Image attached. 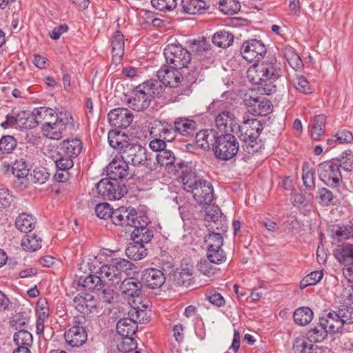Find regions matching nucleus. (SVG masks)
Instances as JSON below:
<instances>
[{
  "mask_svg": "<svg viewBox=\"0 0 353 353\" xmlns=\"http://www.w3.org/2000/svg\"><path fill=\"white\" fill-rule=\"evenodd\" d=\"M282 74L281 63L274 57H269L261 63H254L248 70L250 81L259 85L267 95L276 90L274 82Z\"/></svg>",
  "mask_w": 353,
  "mask_h": 353,
  "instance_id": "1",
  "label": "nucleus"
},
{
  "mask_svg": "<svg viewBox=\"0 0 353 353\" xmlns=\"http://www.w3.org/2000/svg\"><path fill=\"white\" fill-rule=\"evenodd\" d=\"M182 169L180 179L183 183V189L186 192L192 194L194 200L199 204H210L214 199V189L211 183L206 180L201 179L192 172L188 165L183 163L179 164Z\"/></svg>",
  "mask_w": 353,
  "mask_h": 353,
  "instance_id": "2",
  "label": "nucleus"
},
{
  "mask_svg": "<svg viewBox=\"0 0 353 353\" xmlns=\"http://www.w3.org/2000/svg\"><path fill=\"white\" fill-rule=\"evenodd\" d=\"M238 137L243 142V150L249 154H254L261 148L259 135L263 130L261 121L256 119H250L243 121L241 125H237Z\"/></svg>",
  "mask_w": 353,
  "mask_h": 353,
  "instance_id": "3",
  "label": "nucleus"
},
{
  "mask_svg": "<svg viewBox=\"0 0 353 353\" xmlns=\"http://www.w3.org/2000/svg\"><path fill=\"white\" fill-rule=\"evenodd\" d=\"M131 265L130 261L124 259H112L109 263L101 267L97 273L101 276L105 283L117 285L121 282L125 272L130 270Z\"/></svg>",
  "mask_w": 353,
  "mask_h": 353,
  "instance_id": "4",
  "label": "nucleus"
},
{
  "mask_svg": "<svg viewBox=\"0 0 353 353\" xmlns=\"http://www.w3.org/2000/svg\"><path fill=\"white\" fill-rule=\"evenodd\" d=\"M121 159L127 163L134 166H145L150 170H155L156 166L151 154L140 144H126L124 150L121 152Z\"/></svg>",
  "mask_w": 353,
  "mask_h": 353,
  "instance_id": "5",
  "label": "nucleus"
},
{
  "mask_svg": "<svg viewBox=\"0 0 353 353\" xmlns=\"http://www.w3.org/2000/svg\"><path fill=\"white\" fill-rule=\"evenodd\" d=\"M74 124L72 115L68 112H61L48 126H42L43 135L52 140L61 139L68 131L74 129Z\"/></svg>",
  "mask_w": 353,
  "mask_h": 353,
  "instance_id": "6",
  "label": "nucleus"
},
{
  "mask_svg": "<svg viewBox=\"0 0 353 353\" xmlns=\"http://www.w3.org/2000/svg\"><path fill=\"white\" fill-rule=\"evenodd\" d=\"M157 78L165 87L178 88L182 86L179 94L188 96L191 90V85L186 83L179 69H173L170 65H163L157 72Z\"/></svg>",
  "mask_w": 353,
  "mask_h": 353,
  "instance_id": "7",
  "label": "nucleus"
},
{
  "mask_svg": "<svg viewBox=\"0 0 353 353\" xmlns=\"http://www.w3.org/2000/svg\"><path fill=\"white\" fill-rule=\"evenodd\" d=\"M317 173L322 182L339 191V188L342 183V175L338 159H332L319 163L317 166Z\"/></svg>",
  "mask_w": 353,
  "mask_h": 353,
  "instance_id": "8",
  "label": "nucleus"
},
{
  "mask_svg": "<svg viewBox=\"0 0 353 353\" xmlns=\"http://www.w3.org/2000/svg\"><path fill=\"white\" fill-rule=\"evenodd\" d=\"M166 63L173 69L187 68L191 63L190 52L180 43H170L163 52Z\"/></svg>",
  "mask_w": 353,
  "mask_h": 353,
  "instance_id": "9",
  "label": "nucleus"
},
{
  "mask_svg": "<svg viewBox=\"0 0 353 353\" xmlns=\"http://www.w3.org/2000/svg\"><path fill=\"white\" fill-rule=\"evenodd\" d=\"M99 195L110 201L119 200L128 192V189L122 181L108 177L100 180L96 185Z\"/></svg>",
  "mask_w": 353,
  "mask_h": 353,
  "instance_id": "10",
  "label": "nucleus"
},
{
  "mask_svg": "<svg viewBox=\"0 0 353 353\" xmlns=\"http://www.w3.org/2000/svg\"><path fill=\"white\" fill-rule=\"evenodd\" d=\"M239 149V142L232 133L220 134L214 156L221 160H230L236 155Z\"/></svg>",
  "mask_w": 353,
  "mask_h": 353,
  "instance_id": "11",
  "label": "nucleus"
},
{
  "mask_svg": "<svg viewBox=\"0 0 353 353\" xmlns=\"http://www.w3.org/2000/svg\"><path fill=\"white\" fill-rule=\"evenodd\" d=\"M244 103L248 112L254 116H266L273 110L272 102L264 97L245 94Z\"/></svg>",
  "mask_w": 353,
  "mask_h": 353,
  "instance_id": "12",
  "label": "nucleus"
},
{
  "mask_svg": "<svg viewBox=\"0 0 353 353\" xmlns=\"http://www.w3.org/2000/svg\"><path fill=\"white\" fill-rule=\"evenodd\" d=\"M241 53L247 61L256 63L266 54V48L261 41L250 39L243 42Z\"/></svg>",
  "mask_w": 353,
  "mask_h": 353,
  "instance_id": "13",
  "label": "nucleus"
},
{
  "mask_svg": "<svg viewBox=\"0 0 353 353\" xmlns=\"http://www.w3.org/2000/svg\"><path fill=\"white\" fill-rule=\"evenodd\" d=\"M141 216L132 208L121 207L113 210L112 221L116 225L134 228Z\"/></svg>",
  "mask_w": 353,
  "mask_h": 353,
  "instance_id": "14",
  "label": "nucleus"
},
{
  "mask_svg": "<svg viewBox=\"0 0 353 353\" xmlns=\"http://www.w3.org/2000/svg\"><path fill=\"white\" fill-rule=\"evenodd\" d=\"M149 223L150 221L147 216L142 215L140 217L139 222H137L131 234L133 241L143 244L151 241L154 237V231L152 228L148 226Z\"/></svg>",
  "mask_w": 353,
  "mask_h": 353,
  "instance_id": "15",
  "label": "nucleus"
},
{
  "mask_svg": "<svg viewBox=\"0 0 353 353\" xmlns=\"http://www.w3.org/2000/svg\"><path fill=\"white\" fill-rule=\"evenodd\" d=\"M110 124L115 128H127L132 123L134 115L127 108H114L108 114Z\"/></svg>",
  "mask_w": 353,
  "mask_h": 353,
  "instance_id": "16",
  "label": "nucleus"
},
{
  "mask_svg": "<svg viewBox=\"0 0 353 353\" xmlns=\"http://www.w3.org/2000/svg\"><path fill=\"white\" fill-rule=\"evenodd\" d=\"M143 283L134 278L125 279L120 285V290L125 299L128 301L140 299L142 294Z\"/></svg>",
  "mask_w": 353,
  "mask_h": 353,
  "instance_id": "17",
  "label": "nucleus"
},
{
  "mask_svg": "<svg viewBox=\"0 0 353 353\" xmlns=\"http://www.w3.org/2000/svg\"><path fill=\"white\" fill-rule=\"evenodd\" d=\"M72 305L81 314H89L96 310L97 300L91 294L79 293L73 298Z\"/></svg>",
  "mask_w": 353,
  "mask_h": 353,
  "instance_id": "18",
  "label": "nucleus"
},
{
  "mask_svg": "<svg viewBox=\"0 0 353 353\" xmlns=\"http://www.w3.org/2000/svg\"><path fill=\"white\" fill-rule=\"evenodd\" d=\"M219 136L220 133L214 129L201 130L196 134V143L204 150L208 151L211 149L214 152Z\"/></svg>",
  "mask_w": 353,
  "mask_h": 353,
  "instance_id": "19",
  "label": "nucleus"
},
{
  "mask_svg": "<svg viewBox=\"0 0 353 353\" xmlns=\"http://www.w3.org/2000/svg\"><path fill=\"white\" fill-rule=\"evenodd\" d=\"M141 281L150 289H159L165 282V273L157 268H148L142 272Z\"/></svg>",
  "mask_w": 353,
  "mask_h": 353,
  "instance_id": "20",
  "label": "nucleus"
},
{
  "mask_svg": "<svg viewBox=\"0 0 353 353\" xmlns=\"http://www.w3.org/2000/svg\"><path fill=\"white\" fill-rule=\"evenodd\" d=\"M80 319L75 321L76 325L64 334L65 341L72 347L81 346L87 340V333L83 326L79 325Z\"/></svg>",
  "mask_w": 353,
  "mask_h": 353,
  "instance_id": "21",
  "label": "nucleus"
},
{
  "mask_svg": "<svg viewBox=\"0 0 353 353\" xmlns=\"http://www.w3.org/2000/svg\"><path fill=\"white\" fill-rule=\"evenodd\" d=\"M151 100L145 91L139 85L133 90V96L128 98L127 102L134 110L142 111L149 107Z\"/></svg>",
  "mask_w": 353,
  "mask_h": 353,
  "instance_id": "22",
  "label": "nucleus"
},
{
  "mask_svg": "<svg viewBox=\"0 0 353 353\" xmlns=\"http://www.w3.org/2000/svg\"><path fill=\"white\" fill-rule=\"evenodd\" d=\"M215 123L220 134L233 133L238 125L234 115L230 111H223L215 119Z\"/></svg>",
  "mask_w": 353,
  "mask_h": 353,
  "instance_id": "23",
  "label": "nucleus"
},
{
  "mask_svg": "<svg viewBox=\"0 0 353 353\" xmlns=\"http://www.w3.org/2000/svg\"><path fill=\"white\" fill-rule=\"evenodd\" d=\"M124 160L114 159L106 168L108 177L123 179L130 177L129 166Z\"/></svg>",
  "mask_w": 353,
  "mask_h": 353,
  "instance_id": "24",
  "label": "nucleus"
},
{
  "mask_svg": "<svg viewBox=\"0 0 353 353\" xmlns=\"http://www.w3.org/2000/svg\"><path fill=\"white\" fill-rule=\"evenodd\" d=\"M32 116L34 117V126L39 123H43V126H48L59 117V114L52 108L40 107L33 110Z\"/></svg>",
  "mask_w": 353,
  "mask_h": 353,
  "instance_id": "25",
  "label": "nucleus"
},
{
  "mask_svg": "<svg viewBox=\"0 0 353 353\" xmlns=\"http://www.w3.org/2000/svg\"><path fill=\"white\" fill-rule=\"evenodd\" d=\"M176 161V158L175 157V154L174 152H172L170 150L166 149L165 150L161 151L160 153H157L156 154V162L154 161V163L156 166V170L157 169V167L159 165L160 167H165V168H170L171 166H174V172H179L180 170L182 171V169L179 167V163H177L178 168L176 169V165H174L175 162ZM183 163L185 165L184 162Z\"/></svg>",
  "mask_w": 353,
  "mask_h": 353,
  "instance_id": "26",
  "label": "nucleus"
},
{
  "mask_svg": "<svg viewBox=\"0 0 353 353\" xmlns=\"http://www.w3.org/2000/svg\"><path fill=\"white\" fill-rule=\"evenodd\" d=\"M319 321L325 326V328L330 334H335L340 332L343 326L339 315L335 311L329 312L320 317Z\"/></svg>",
  "mask_w": 353,
  "mask_h": 353,
  "instance_id": "27",
  "label": "nucleus"
},
{
  "mask_svg": "<svg viewBox=\"0 0 353 353\" xmlns=\"http://www.w3.org/2000/svg\"><path fill=\"white\" fill-rule=\"evenodd\" d=\"M181 7L182 12L189 14H201L209 8L203 0H182Z\"/></svg>",
  "mask_w": 353,
  "mask_h": 353,
  "instance_id": "28",
  "label": "nucleus"
},
{
  "mask_svg": "<svg viewBox=\"0 0 353 353\" xmlns=\"http://www.w3.org/2000/svg\"><path fill=\"white\" fill-rule=\"evenodd\" d=\"M82 141L79 139H65L61 143V154L76 158L81 152Z\"/></svg>",
  "mask_w": 353,
  "mask_h": 353,
  "instance_id": "29",
  "label": "nucleus"
},
{
  "mask_svg": "<svg viewBox=\"0 0 353 353\" xmlns=\"http://www.w3.org/2000/svg\"><path fill=\"white\" fill-rule=\"evenodd\" d=\"M130 309L128 312V316H130L132 319L137 323L144 324L150 320V310L139 309L137 306V302L134 301H129Z\"/></svg>",
  "mask_w": 353,
  "mask_h": 353,
  "instance_id": "30",
  "label": "nucleus"
},
{
  "mask_svg": "<svg viewBox=\"0 0 353 353\" xmlns=\"http://www.w3.org/2000/svg\"><path fill=\"white\" fill-rule=\"evenodd\" d=\"M336 259L342 264L347 265L353 261V245L342 243L338 245L334 250Z\"/></svg>",
  "mask_w": 353,
  "mask_h": 353,
  "instance_id": "31",
  "label": "nucleus"
},
{
  "mask_svg": "<svg viewBox=\"0 0 353 353\" xmlns=\"http://www.w3.org/2000/svg\"><path fill=\"white\" fill-rule=\"evenodd\" d=\"M137 329V324L129 316L119 319L117 323V333L123 338L132 337Z\"/></svg>",
  "mask_w": 353,
  "mask_h": 353,
  "instance_id": "32",
  "label": "nucleus"
},
{
  "mask_svg": "<svg viewBox=\"0 0 353 353\" xmlns=\"http://www.w3.org/2000/svg\"><path fill=\"white\" fill-rule=\"evenodd\" d=\"M292 349L294 353H323L322 348L310 343L303 336L294 340Z\"/></svg>",
  "mask_w": 353,
  "mask_h": 353,
  "instance_id": "33",
  "label": "nucleus"
},
{
  "mask_svg": "<svg viewBox=\"0 0 353 353\" xmlns=\"http://www.w3.org/2000/svg\"><path fill=\"white\" fill-rule=\"evenodd\" d=\"M139 85L151 99L161 97L165 90V86L159 79H150Z\"/></svg>",
  "mask_w": 353,
  "mask_h": 353,
  "instance_id": "34",
  "label": "nucleus"
},
{
  "mask_svg": "<svg viewBox=\"0 0 353 353\" xmlns=\"http://www.w3.org/2000/svg\"><path fill=\"white\" fill-rule=\"evenodd\" d=\"M228 226L221 223V227L216 226L217 232H211L205 236V241L208 245V249L221 248L223 245V238L221 232H225Z\"/></svg>",
  "mask_w": 353,
  "mask_h": 353,
  "instance_id": "35",
  "label": "nucleus"
},
{
  "mask_svg": "<svg viewBox=\"0 0 353 353\" xmlns=\"http://www.w3.org/2000/svg\"><path fill=\"white\" fill-rule=\"evenodd\" d=\"M112 59L120 62L124 54V37L120 31H116L112 39Z\"/></svg>",
  "mask_w": 353,
  "mask_h": 353,
  "instance_id": "36",
  "label": "nucleus"
},
{
  "mask_svg": "<svg viewBox=\"0 0 353 353\" xmlns=\"http://www.w3.org/2000/svg\"><path fill=\"white\" fill-rule=\"evenodd\" d=\"M79 285L88 290L100 291L105 286V282L100 274L89 275L84 279L80 278Z\"/></svg>",
  "mask_w": 353,
  "mask_h": 353,
  "instance_id": "37",
  "label": "nucleus"
},
{
  "mask_svg": "<svg viewBox=\"0 0 353 353\" xmlns=\"http://www.w3.org/2000/svg\"><path fill=\"white\" fill-rule=\"evenodd\" d=\"M125 254L131 260L139 261L147 256L148 250L144 244L133 241L126 248Z\"/></svg>",
  "mask_w": 353,
  "mask_h": 353,
  "instance_id": "38",
  "label": "nucleus"
},
{
  "mask_svg": "<svg viewBox=\"0 0 353 353\" xmlns=\"http://www.w3.org/2000/svg\"><path fill=\"white\" fill-rule=\"evenodd\" d=\"M177 132L183 136L193 135L197 124L193 121L186 118H179L174 121Z\"/></svg>",
  "mask_w": 353,
  "mask_h": 353,
  "instance_id": "39",
  "label": "nucleus"
},
{
  "mask_svg": "<svg viewBox=\"0 0 353 353\" xmlns=\"http://www.w3.org/2000/svg\"><path fill=\"white\" fill-rule=\"evenodd\" d=\"M128 137L124 133L119 131H110L108 139L110 145L117 150H124L126 144H130L127 141Z\"/></svg>",
  "mask_w": 353,
  "mask_h": 353,
  "instance_id": "40",
  "label": "nucleus"
},
{
  "mask_svg": "<svg viewBox=\"0 0 353 353\" xmlns=\"http://www.w3.org/2000/svg\"><path fill=\"white\" fill-rule=\"evenodd\" d=\"M327 334L330 333L319 321V323L307 332V339L310 343L312 342L320 343L327 337Z\"/></svg>",
  "mask_w": 353,
  "mask_h": 353,
  "instance_id": "41",
  "label": "nucleus"
},
{
  "mask_svg": "<svg viewBox=\"0 0 353 353\" xmlns=\"http://www.w3.org/2000/svg\"><path fill=\"white\" fill-rule=\"evenodd\" d=\"M294 322L299 325H306L313 319V312L308 307H301L293 313Z\"/></svg>",
  "mask_w": 353,
  "mask_h": 353,
  "instance_id": "42",
  "label": "nucleus"
},
{
  "mask_svg": "<svg viewBox=\"0 0 353 353\" xmlns=\"http://www.w3.org/2000/svg\"><path fill=\"white\" fill-rule=\"evenodd\" d=\"M36 221L30 214H21L15 221L16 227L22 232H30L35 227Z\"/></svg>",
  "mask_w": 353,
  "mask_h": 353,
  "instance_id": "43",
  "label": "nucleus"
},
{
  "mask_svg": "<svg viewBox=\"0 0 353 353\" xmlns=\"http://www.w3.org/2000/svg\"><path fill=\"white\" fill-rule=\"evenodd\" d=\"M213 43L219 48H225L229 47L234 41L233 34L228 31L221 30L216 32L212 37Z\"/></svg>",
  "mask_w": 353,
  "mask_h": 353,
  "instance_id": "44",
  "label": "nucleus"
},
{
  "mask_svg": "<svg viewBox=\"0 0 353 353\" xmlns=\"http://www.w3.org/2000/svg\"><path fill=\"white\" fill-rule=\"evenodd\" d=\"M325 123V115L319 114L314 117V123L311 131V137L314 140H319L320 137L324 134Z\"/></svg>",
  "mask_w": 353,
  "mask_h": 353,
  "instance_id": "45",
  "label": "nucleus"
},
{
  "mask_svg": "<svg viewBox=\"0 0 353 353\" xmlns=\"http://www.w3.org/2000/svg\"><path fill=\"white\" fill-rule=\"evenodd\" d=\"M158 130L159 137L168 142L172 141L177 133L176 125L174 124L172 125L165 121L159 123Z\"/></svg>",
  "mask_w": 353,
  "mask_h": 353,
  "instance_id": "46",
  "label": "nucleus"
},
{
  "mask_svg": "<svg viewBox=\"0 0 353 353\" xmlns=\"http://www.w3.org/2000/svg\"><path fill=\"white\" fill-rule=\"evenodd\" d=\"M42 240L35 234H27L22 239L21 245L28 251H36L41 247Z\"/></svg>",
  "mask_w": 353,
  "mask_h": 353,
  "instance_id": "47",
  "label": "nucleus"
},
{
  "mask_svg": "<svg viewBox=\"0 0 353 353\" xmlns=\"http://www.w3.org/2000/svg\"><path fill=\"white\" fill-rule=\"evenodd\" d=\"M13 340L17 347L27 346L28 348L33 343L31 333L26 330H20L16 332L14 335Z\"/></svg>",
  "mask_w": 353,
  "mask_h": 353,
  "instance_id": "48",
  "label": "nucleus"
},
{
  "mask_svg": "<svg viewBox=\"0 0 353 353\" xmlns=\"http://www.w3.org/2000/svg\"><path fill=\"white\" fill-rule=\"evenodd\" d=\"M32 115V112L30 111H21L19 113H16L18 126L25 129L34 128V117Z\"/></svg>",
  "mask_w": 353,
  "mask_h": 353,
  "instance_id": "49",
  "label": "nucleus"
},
{
  "mask_svg": "<svg viewBox=\"0 0 353 353\" xmlns=\"http://www.w3.org/2000/svg\"><path fill=\"white\" fill-rule=\"evenodd\" d=\"M219 7L221 12L228 15L234 14L241 9L239 2L236 0H221Z\"/></svg>",
  "mask_w": 353,
  "mask_h": 353,
  "instance_id": "50",
  "label": "nucleus"
},
{
  "mask_svg": "<svg viewBox=\"0 0 353 353\" xmlns=\"http://www.w3.org/2000/svg\"><path fill=\"white\" fill-rule=\"evenodd\" d=\"M17 145L14 137L10 135L3 136L0 139V153L9 154Z\"/></svg>",
  "mask_w": 353,
  "mask_h": 353,
  "instance_id": "51",
  "label": "nucleus"
},
{
  "mask_svg": "<svg viewBox=\"0 0 353 353\" xmlns=\"http://www.w3.org/2000/svg\"><path fill=\"white\" fill-rule=\"evenodd\" d=\"M293 83L295 88L301 93L310 94L312 92L310 82L302 75H296L293 80Z\"/></svg>",
  "mask_w": 353,
  "mask_h": 353,
  "instance_id": "52",
  "label": "nucleus"
},
{
  "mask_svg": "<svg viewBox=\"0 0 353 353\" xmlns=\"http://www.w3.org/2000/svg\"><path fill=\"white\" fill-rule=\"evenodd\" d=\"M207 257L208 259L214 264L221 263L226 260L225 253L221 248L208 249Z\"/></svg>",
  "mask_w": 353,
  "mask_h": 353,
  "instance_id": "53",
  "label": "nucleus"
},
{
  "mask_svg": "<svg viewBox=\"0 0 353 353\" xmlns=\"http://www.w3.org/2000/svg\"><path fill=\"white\" fill-rule=\"evenodd\" d=\"M323 276L322 271H314L305 276L300 283L301 288L303 289L307 286L316 285Z\"/></svg>",
  "mask_w": 353,
  "mask_h": 353,
  "instance_id": "54",
  "label": "nucleus"
},
{
  "mask_svg": "<svg viewBox=\"0 0 353 353\" xmlns=\"http://www.w3.org/2000/svg\"><path fill=\"white\" fill-rule=\"evenodd\" d=\"M336 313L343 325L353 323V307L343 305H341Z\"/></svg>",
  "mask_w": 353,
  "mask_h": 353,
  "instance_id": "55",
  "label": "nucleus"
},
{
  "mask_svg": "<svg viewBox=\"0 0 353 353\" xmlns=\"http://www.w3.org/2000/svg\"><path fill=\"white\" fill-rule=\"evenodd\" d=\"M194 281L193 269L192 268H182L177 277V282L179 284L189 286Z\"/></svg>",
  "mask_w": 353,
  "mask_h": 353,
  "instance_id": "56",
  "label": "nucleus"
},
{
  "mask_svg": "<svg viewBox=\"0 0 353 353\" xmlns=\"http://www.w3.org/2000/svg\"><path fill=\"white\" fill-rule=\"evenodd\" d=\"M289 65L296 71L303 68V63L300 57L293 50H289L285 53Z\"/></svg>",
  "mask_w": 353,
  "mask_h": 353,
  "instance_id": "57",
  "label": "nucleus"
},
{
  "mask_svg": "<svg viewBox=\"0 0 353 353\" xmlns=\"http://www.w3.org/2000/svg\"><path fill=\"white\" fill-rule=\"evenodd\" d=\"M98 292L99 300L104 303L112 304L116 302V300L118 298L117 293L110 288H103L102 290Z\"/></svg>",
  "mask_w": 353,
  "mask_h": 353,
  "instance_id": "58",
  "label": "nucleus"
},
{
  "mask_svg": "<svg viewBox=\"0 0 353 353\" xmlns=\"http://www.w3.org/2000/svg\"><path fill=\"white\" fill-rule=\"evenodd\" d=\"M205 212V220L214 222V224L219 227L221 223H219L218 221L221 215L220 208L218 206H209L206 208ZM220 223H222V221H220Z\"/></svg>",
  "mask_w": 353,
  "mask_h": 353,
  "instance_id": "59",
  "label": "nucleus"
},
{
  "mask_svg": "<svg viewBox=\"0 0 353 353\" xmlns=\"http://www.w3.org/2000/svg\"><path fill=\"white\" fill-rule=\"evenodd\" d=\"M12 174L17 178H24L28 176L29 169L27 167L26 163L23 159L17 160L12 167Z\"/></svg>",
  "mask_w": 353,
  "mask_h": 353,
  "instance_id": "60",
  "label": "nucleus"
},
{
  "mask_svg": "<svg viewBox=\"0 0 353 353\" xmlns=\"http://www.w3.org/2000/svg\"><path fill=\"white\" fill-rule=\"evenodd\" d=\"M152 6L160 11H170L177 5L176 0H151Z\"/></svg>",
  "mask_w": 353,
  "mask_h": 353,
  "instance_id": "61",
  "label": "nucleus"
},
{
  "mask_svg": "<svg viewBox=\"0 0 353 353\" xmlns=\"http://www.w3.org/2000/svg\"><path fill=\"white\" fill-rule=\"evenodd\" d=\"M113 210L110 205L108 203H101L97 205L95 207V213L97 216L102 219H106L110 218L113 214Z\"/></svg>",
  "mask_w": 353,
  "mask_h": 353,
  "instance_id": "62",
  "label": "nucleus"
},
{
  "mask_svg": "<svg viewBox=\"0 0 353 353\" xmlns=\"http://www.w3.org/2000/svg\"><path fill=\"white\" fill-rule=\"evenodd\" d=\"M209 259H201L197 264L198 270L204 275L211 276L216 272V268L214 267Z\"/></svg>",
  "mask_w": 353,
  "mask_h": 353,
  "instance_id": "63",
  "label": "nucleus"
},
{
  "mask_svg": "<svg viewBox=\"0 0 353 353\" xmlns=\"http://www.w3.org/2000/svg\"><path fill=\"white\" fill-rule=\"evenodd\" d=\"M317 199L320 204L327 206L334 199V193L325 188H319Z\"/></svg>",
  "mask_w": 353,
  "mask_h": 353,
  "instance_id": "64",
  "label": "nucleus"
}]
</instances>
